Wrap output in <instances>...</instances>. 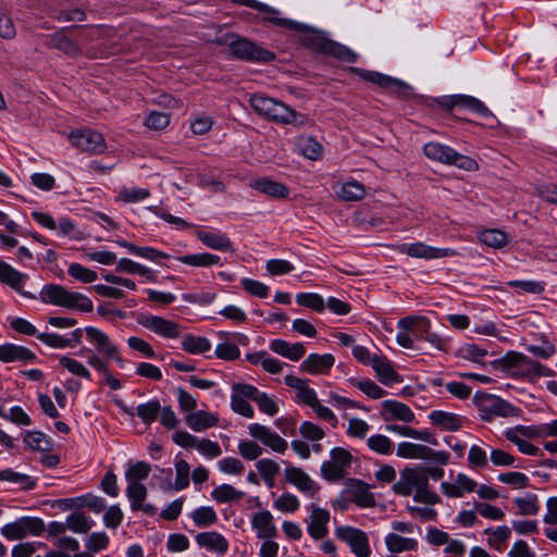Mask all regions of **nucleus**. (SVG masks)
<instances>
[{
	"mask_svg": "<svg viewBox=\"0 0 557 557\" xmlns=\"http://www.w3.org/2000/svg\"><path fill=\"white\" fill-rule=\"evenodd\" d=\"M269 22L292 30L300 33V41L306 48L325 55L333 57L345 62H356L358 54L346 46L329 39L323 32L311 28L306 24L284 17H268Z\"/></svg>",
	"mask_w": 557,
	"mask_h": 557,
	"instance_id": "1",
	"label": "nucleus"
},
{
	"mask_svg": "<svg viewBox=\"0 0 557 557\" xmlns=\"http://www.w3.org/2000/svg\"><path fill=\"white\" fill-rule=\"evenodd\" d=\"M416 491L413 499L418 503L436 505L441 503V497L429 488V482L424 467L405 468L400 472V479L393 485V491L397 495L409 496Z\"/></svg>",
	"mask_w": 557,
	"mask_h": 557,
	"instance_id": "2",
	"label": "nucleus"
},
{
	"mask_svg": "<svg viewBox=\"0 0 557 557\" xmlns=\"http://www.w3.org/2000/svg\"><path fill=\"white\" fill-rule=\"evenodd\" d=\"M493 366L515 379L534 381L537 377L547 376L549 374L546 367L539 361L512 350L493 361Z\"/></svg>",
	"mask_w": 557,
	"mask_h": 557,
	"instance_id": "3",
	"label": "nucleus"
},
{
	"mask_svg": "<svg viewBox=\"0 0 557 557\" xmlns=\"http://www.w3.org/2000/svg\"><path fill=\"white\" fill-rule=\"evenodd\" d=\"M40 298L44 302L64 307L82 312L92 311V301L85 295L70 292L60 285H47L40 292Z\"/></svg>",
	"mask_w": 557,
	"mask_h": 557,
	"instance_id": "4",
	"label": "nucleus"
},
{
	"mask_svg": "<svg viewBox=\"0 0 557 557\" xmlns=\"http://www.w3.org/2000/svg\"><path fill=\"white\" fill-rule=\"evenodd\" d=\"M473 403L480 411V418L485 422H492L494 417L509 418L520 417L522 410L499 396L479 392L473 396Z\"/></svg>",
	"mask_w": 557,
	"mask_h": 557,
	"instance_id": "5",
	"label": "nucleus"
},
{
	"mask_svg": "<svg viewBox=\"0 0 557 557\" xmlns=\"http://www.w3.org/2000/svg\"><path fill=\"white\" fill-rule=\"evenodd\" d=\"M423 153L426 158L445 164H454L466 171L478 170L479 165L470 157L456 152L453 148L440 143H428L423 147Z\"/></svg>",
	"mask_w": 557,
	"mask_h": 557,
	"instance_id": "6",
	"label": "nucleus"
},
{
	"mask_svg": "<svg viewBox=\"0 0 557 557\" xmlns=\"http://www.w3.org/2000/svg\"><path fill=\"white\" fill-rule=\"evenodd\" d=\"M349 71L358 75L363 81L372 83L397 97L408 98L411 95L412 88L400 79L375 71H369L359 67H349Z\"/></svg>",
	"mask_w": 557,
	"mask_h": 557,
	"instance_id": "7",
	"label": "nucleus"
},
{
	"mask_svg": "<svg viewBox=\"0 0 557 557\" xmlns=\"http://www.w3.org/2000/svg\"><path fill=\"white\" fill-rule=\"evenodd\" d=\"M230 53L239 60L247 62H271L275 54L261 46L240 37H236L228 44Z\"/></svg>",
	"mask_w": 557,
	"mask_h": 557,
	"instance_id": "8",
	"label": "nucleus"
},
{
	"mask_svg": "<svg viewBox=\"0 0 557 557\" xmlns=\"http://www.w3.org/2000/svg\"><path fill=\"white\" fill-rule=\"evenodd\" d=\"M335 535L338 540L343 541L351 548V552L357 557H369L371 548L369 539L366 532L352 527H338L335 530Z\"/></svg>",
	"mask_w": 557,
	"mask_h": 557,
	"instance_id": "9",
	"label": "nucleus"
},
{
	"mask_svg": "<svg viewBox=\"0 0 557 557\" xmlns=\"http://www.w3.org/2000/svg\"><path fill=\"white\" fill-rule=\"evenodd\" d=\"M70 141L81 151L99 154L107 149L103 136L92 129H77L69 135Z\"/></svg>",
	"mask_w": 557,
	"mask_h": 557,
	"instance_id": "10",
	"label": "nucleus"
},
{
	"mask_svg": "<svg viewBox=\"0 0 557 557\" xmlns=\"http://www.w3.org/2000/svg\"><path fill=\"white\" fill-rule=\"evenodd\" d=\"M137 323L164 338H177L181 334V326L177 323L162 317L140 313Z\"/></svg>",
	"mask_w": 557,
	"mask_h": 557,
	"instance_id": "11",
	"label": "nucleus"
},
{
	"mask_svg": "<svg viewBox=\"0 0 557 557\" xmlns=\"http://www.w3.org/2000/svg\"><path fill=\"white\" fill-rule=\"evenodd\" d=\"M521 436L527 438H535L540 436V430L535 425H517L515 428L508 429L505 432V437L507 441L513 443L518 449L529 456H535L539 454L540 449L532 443L521 438Z\"/></svg>",
	"mask_w": 557,
	"mask_h": 557,
	"instance_id": "12",
	"label": "nucleus"
},
{
	"mask_svg": "<svg viewBox=\"0 0 557 557\" xmlns=\"http://www.w3.org/2000/svg\"><path fill=\"white\" fill-rule=\"evenodd\" d=\"M85 333L88 341L96 347L98 352L103 354L107 358L113 359L120 367H123L124 360L120 355L117 346L111 342L104 332L94 326H87Z\"/></svg>",
	"mask_w": 557,
	"mask_h": 557,
	"instance_id": "13",
	"label": "nucleus"
},
{
	"mask_svg": "<svg viewBox=\"0 0 557 557\" xmlns=\"http://www.w3.org/2000/svg\"><path fill=\"white\" fill-rule=\"evenodd\" d=\"M399 252L406 253L412 258L423 259H440L448 256H454L456 252L453 249H442L431 247L424 243L418 242L413 244H403L398 247Z\"/></svg>",
	"mask_w": 557,
	"mask_h": 557,
	"instance_id": "14",
	"label": "nucleus"
},
{
	"mask_svg": "<svg viewBox=\"0 0 557 557\" xmlns=\"http://www.w3.org/2000/svg\"><path fill=\"white\" fill-rule=\"evenodd\" d=\"M248 431L251 437L259 440L273 451L284 453L287 449V442L265 425L252 423L248 426Z\"/></svg>",
	"mask_w": 557,
	"mask_h": 557,
	"instance_id": "15",
	"label": "nucleus"
},
{
	"mask_svg": "<svg viewBox=\"0 0 557 557\" xmlns=\"http://www.w3.org/2000/svg\"><path fill=\"white\" fill-rule=\"evenodd\" d=\"M310 522L308 524L307 531L309 535L314 540L324 539L327 533V523L330 522V512L320 508L314 504L310 505Z\"/></svg>",
	"mask_w": 557,
	"mask_h": 557,
	"instance_id": "16",
	"label": "nucleus"
},
{
	"mask_svg": "<svg viewBox=\"0 0 557 557\" xmlns=\"http://www.w3.org/2000/svg\"><path fill=\"white\" fill-rule=\"evenodd\" d=\"M127 498L131 502L133 511L141 510L150 516L156 515L157 508L151 504H145L147 497V488L140 482H131L126 488Z\"/></svg>",
	"mask_w": 557,
	"mask_h": 557,
	"instance_id": "17",
	"label": "nucleus"
},
{
	"mask_svg": "<svg viewBox=\"0 0 557 557\" xmlns=\"http://www.w3.org/2000/svg\"><path fill=\"white\" fill-rule=\"evenodd\" d=\"M82 26H70L60 29L49 37V45L67 55L75 57L82 53L78 44L67 36L69 30L81 29Z\"/></svg>",
	"mask_w": 557,
	"mask_h": 557,
	"instance_id": "18",
	"label": "nucleus"
},
{
	"mask_svg": "<svg viewBox=\"0 0 557 557\" xmlns=\"http://www.w3.org/2000/svg\"><path fill=\"white\" fill-rule=\"evenodd\" d=\"M285 481L295 485L299 491L313 496L319 491V486L310 476L298 467L289 466L284 471Z\"/></svg>",
	"mask_w": 557,
	"mask_h": 557,
	"instance_id": "19",
	"label": "nucleus"
},
{
	"mask_svg": "<svg viewBox=\"0 0 557 557\" xmlns=\"http://www.w3.org/2000/svg\"><path fill=\"white\" fill-rule=\"evenodd\" d=\"M335 363L331 354H310L300 364V370L312 375L327 373Z\"/></svg>",
	"mask_w": 557,
	"mask_h": 557,
	"instance_id": "20",
	"label": "nucleus"
},
{
	"mask_svg": "<svg viewBox=\"0 0 557 557\" xmlns=\"http://www.w3.org/2000/svg\"><path fill=\"white\" fill-rule=\"evenodd\" d=\"M189 471L190 467L188 462L184 459L177 460L175 462V484L172 485V469H163L161 472L165 475V484L162 486L163 490L171 491L175 488L176 491H181L186 488L189 485Z\"/></svg>",
	"mask_w": 557,
	"mask_h": 557,
	"instance_id": "21",
	"label": "nucleus"
},
{
	"mask_svg": "<svg viewBox=\"0 0 557 557\" xmlns=\"http://www.w3.org/2000/svg\"><path fill=\"white\" fill-rule=\"evenodd\" d=\"M382 418L384 421L399 420L412 422L414 420L413 411L406 404L397 400H385L382 403Z\"/></svg>",
	"mask_w": 557,
	"mask_h": 557,
	"instance_id": "22",
	"label": "nucleus"
},
{
	"mask_svg": "<svg viewBox=\"0 0 557 557\" xmlns=\"http://www.w3.org/2000/svg\"><path fill=\"white\" fill-rule=\"evenodd\" d=\"M196 543L209 552L224 555L228 550L227 540L219 532L207 531L198 533L195 537Z\"/></svg>",
	"mask_w": 557,
	"mask_h": 557,
	"instance_id": "23",
	"label": "nucleus"
},
{
	"mask_svg": "<svg viewBox=\"0 0 557 557\" xmlns=\"http://www.w3.org/2000/svg\"><path fill=\"white\" fill-rule=\"evenodd\" d=\"M1 533L11 541L23 539L28 534H35V518L23 517L12 523H8L2 528Z\"/></svg>",
	"mask_w": 557,
	"mask_h": 557,
	"instance_id": "24",
	"label": "nucleus"
},
{
	"mask_svg": "<svg viewBox=\"0 0 557 557\" xmlns=\"http://www.w3.org/2000/svg\"><path fill=\"white\" fill-rule=\"evenodd\" d=\"M345 493L348 497L360 507H371L375 500L373 494L368 491L367 485L359 480H349L347 482Z\"/></svg>",
	"mask_w": 557,
	"mask_h": 557,
	"instance_id": "25",
	"label": "nucleus"
},
{
	"mask_svg": "<svg viewBox=\"0 0 557 557\" xmlns=\"http://www.w3.org/2000/svg\"><path fill=\"white\" fill-rule=\"evenodd\" d=\"M371 366L374 369V371L382 384L388 385L394 382L395 383L401 382L400 375L394 370L391 361L386 357L373 355Z\"/></svg>",
	"mask_w": 557,
	"mask_h": 557,
	"instance_id": "26",
	"label": "nucleus"
},
{
	"mask_svg": "<svg viewBox=\"0 0 557 557\" xmlns=\"http://www.w3.org/2000/svg\"><path fill=\"white\" fill-rule=\"evenodd\" d=\"M251 525L256 530L258 539L270 540L276 536L277 531L273 524V517L268 510L255 513Z\"/></svg>",
	"mask_w": 557,
	"mask_h": 557,
	"instance_id": "27",
	"label": "nucleus"
},
{
	"mask_svg": "<svg viewBox=\"0 0 557 557\" xmlns=\"http://www.w3.org/2000/svg\"><path fill=\"white\" fill-rule=\"evenodd\" d=\"M429 419L433 425L447 432L458 431L463 423V419L460 416L442 410L432 411Z\"/></svg>",
	"mask_w": 557,
	"mask_h": 557,
	"instance_id": "28",
	"label": "nucleus"
},
{
	"mask_svg": "<svg viewBox=\"0 0 557 557\" xmlns=\"http://www.w3.org/2000/svg\"><path fill=\"white\" fill-rule=\"evenodd\" d=\"M28 278L27 275L16 271L7 262L0 260V282L9 285L14 290L27 295L28 297H33L32 294L23 293L24 282Z\"/></svg>",
	"mask_w": 557,
	"mask_h": 557,
	"instance_id": "29",
	"label": "nucleus"
},
{
	"mask_svg": "<svg viewBox=\"0 0 557 557\" xmlns=\"http://www.w3.org/2000/svg\"><path fill=\"white\" fill-rule=\"evenodd\" d=\"M198 239L207 247L219 251H233L230 237L221 232H197Z\"/></svg>",
	"mask_w": 557,
	"mask_h": 557,
	"instance_id": "30",
	"label": "nucleus"
},
{
	"mask_svg": "<svg viewBox=\"0 0 557 557\" xmlns=\"http://www.w3.org/2000/svg\"><path fill=\"white\" fill-rule=\"evenodd\" d=\"M35 358L33 351L24 346L14 344L0 345V360L2 362L23 361L29 362Z\"/></svg>",
	"mask_w": 557,
	"mask_h": 557,
	"instance_id": "31",
	"label": "nucleus"
},
{
	"mask_svg": "<svg viewBox=\"0 0 557 557\" xmlns=\"http://www.w3.org/2000/svg\"><path fill=\"white\" fill-rule=\"evenodd\" d=\"M251 187L262 194L277 199H286L289 196V189L287 186L267 177L253 181L251 183Z\"/></svg>",
	"mask_w": 557,
	"mask_h": 557,
	"instance_id": "32",
	"label": "nucleus"
},
{
	"mask_svg": "<svg viewBox=\"0 0 557 557\" xmlns=\"http://www.w3.org/2000/svg\"><path fill=\"white\" fill-rule=\"evenodd\" d=\"M270 348L275 354L298 361L306 354V348L301 343L289 344L284 339H274L270 344Z\"/></svg>",
	"mask_w": 557,
	"mask_h": 557,
	"instance_id": "33",
	"label": "nucleus"
},
{
	"mask_svg": "<svg viewBox=\"0 0 557 557\" xmlns=\"http://www.w3.org/2000/svg\"><path fill=\"white\" fill-rule=\"evenodd\" d=\"M268 120L282 124L294 123L297 125H304L305 123V116L299 115L295 110L280 101L276 102Z\"/></svg>",
	"mask_w": 557,
	"mask_h": 557,
	"instance_id": "34",
	"label": "nucleus"
},
{
	"mask_svg": "<svg viewBox=\"0 0 557 557\" xmlns=\"http://www.w3.org/2000/svg\"><path fill=\"white\" fill-rule=\"evenodd\" d=\"M185 420L188 426L196 432H201L209 428L215 426L219 422V419L215 414L203 410L188 413L185 417Z\"/></svg>",
	"mask_w": 557,
	"mask_h": 557,
	"instance_id": "35",
	"label": "nucleus"
},
{
	"mask_svg": "<svg viewBox=\"0 0 557 557\" xmlns=\"http://www.w3.org/2000/svg\"><path fill=\"white\" fill-rule=\"evenodd\" d=\"M387 549L393 554L416 550L418 542L414 539L404 537L397 533H389L385 537Z\"/></svg>",
	"mask_w": 557,
	"mask_h": 557,
	"instance_id": "36",
	"label": "nucleus"
},
{
	"mask_svg": "<svg viewBox=\"0 0 557 557\" xmlns=\"http://www.w3.org/2000/svg\"><path fill=\"white\" fill-rule=\"evenodd\" d=\"M177 260L184 264L196 268H208L220 262V257L209 252L193 253L177 257Z\"/></svg>",
	"mask_w": 557,
	"mask_h": 557,
	"instance_id": "37",
	"label": "nucleus"
},
{
	"mask_svg": "<svg viewBox=\"0 0 557 557\" xmlns=\"http://www.w3.org/2000/svg\"><path fill=\"white\" fill-rule=\"evenodd\" d=\"M336 195L344 201H358L366 196V188L362 184L351 181L342 184Z\"/></svg>",
	"mask_w": 557,
	"mask_h": 557,
	"instance_id": "38",
	"label": "nucleus"
},
{
	"mask_svg": "<svg viewBox=\"0 0 557 557\" xmlns=\"http://www.w3.org/2000/svg\"><path fill=\"white\" fill-rule=\"evenodd\" d=\"M414 459L430 460L441 466L449 461V453L444 450H434L429 446L417 444Z\"/></svg>",
	"mask_w": 557,
	"mask_h": 557,
	"instance_id": "39",
	"label": "nucleus"
},
{
	"mask_svg": "<svg viewBox=\"0 0 557 557\" xmlns=\"http://www.w3.org/2000/svg\"><path fill=\"white\" fill-rule=\"evenodd\" d=\"M116 270L125 273H136L149 281L154 280V273L152 270L127 258H122L117 261Z\"/></svg>",
	"mask_w": 557,
	"mask_h": 557,
	"instance_id": "40",
	"label": "nucleus"
},
{
	"mask_svg": "<svg viewBox=\"0 0 557 557\" xmlns=\"http://www.w3.org/2000/svg\"><path fill=\"white\" fill-rule=\"evenodd\" d=\"M276 102L275 99L261 94L252 95L250 98V106L253 111L265 119H269Z\"/></svg>",
	"mask_w": 557,
	"mask_h": 557,
	"instance_id": "41",
	"label": "nucleus"
},
{
	"mask_svg": "<svg viewBox=\"0 0 557 557\" xmlns=\"http://www.w3.org/2000/svg\"><path fill=\"white\" fill-rule=\"evenodd\" d=\"M244 496V492L236 490L230 484H222L211 492V497L218 503H231L239 500Z\"/></svg>",
	"mask_w": 557,
	"mask_h": 557,
	"instance_id": "42",
	"label": "nucleus"
},
{
	"mask_svg": "<svg viewBox=\"0 0 557 557\" xmlns=\"http://www.w3.org/2000/svg\"><path fill=\"white\" fill-rule=\"evenodd\" d=\"M182 348L189 354L198 355L211 349V343L206 337L189 335L182 342Z\"/></svg>",
	"mask_w": 557,
	"mask_h": 557,
	"instance_id": "43",
	"label": "nucleus"
},
{
	"mask_svg": "<svg viewBox=\"0 0 557 557\" xmlns=\"http://www.w3.org/2000/svg\"><path fill=\"white\" fill-rule=\"evenodd\" d=\"M66 527L75 533H87L91 529L92 522L85 513L76 511L67 517Z\"/></svg>",
	"mask_w": 557,
	"mask_h": 557,
	"instance_id": "44",
	"label": "nucleus"
},
{
	"mask_svg": "<svg viewBox=\"0 0 557 557\" xmlns=\"http://www.w3.org/2000/svg\"><path fill=\"white\" fill-rule=\"evenodd\" d=\"M191 518L199 528H207L218 521V515L212 507H199L194 510Z\"/></svg>",
	"mask_w": 557,
	"mask_h": 557,
	"instance_id": "45",
	"label": "nucleus"
},
{
	"mask_svg": "<svg viewBox=\"0 0 557 557\" xmlns=\"http://www.w3.org/2000/svg\"><path fill=\"white\" fill-rule=\"evenodd\" d=\"M479 238L484 245L493 248H502L508 244L507 234L499 230H485Z\"/></svg>",
	"mask_w": 557,
	"mask_h": 557,
	"instance_id": "46",
	"label": "nucleus"
},
{
	"mask_svg": "<svg viewBox=\"0 0 557 557\" xmlns=\"http://www.w3.org/2000/svg\"><path fill=\"white\" fill-rule=\"evenodd\" d=\"M160 410L161 406L158 400L141 404L136 408L137 416L145 424H151L159 416Z\"/></svg>",
	"mask_w": 557,
	"mask_h": 557,
	"instance_id": "47",
	"label": "nucleus"
},
{
	"mask_svg": "<svg viewBox=\"0 0 557 557\" xmlns=\"http://www.w3.org/2000/svg\"><path fill=\"white\" fill-rule=\"evenodd\" d=\"M298 147L301 153L310 160H317L322 154V146L312 137L299 138Z\"/></svg>",
	"mask_w": 557,
	"mask_h": 557,
	"instance_id": "48",
	"label": "nucleus"
},
{
	"mask_svg": "<svg viewBox=\"0 0 557 557\" xmlns=\"http://www.w3.org/2000/svg\"><path fill=\"white\" fill-rule=\"evenodd\" d=\"M298 305L310 308L317 312H322L325 309V304L319 294L314 293H301L296 296Z\"/></svg>",
	"mask_w": 557,
	"mask_h": 557,
	"instance_id": "49",
	"label": "nucleus"
},
{
	"mask_svg": "<svg viewBox=\"0 0 557 557\" xmlns=\"http://www.w3.org/2000/svg\"><path fill=\"white\" fill-rule=\"evenodd\" d=\"M59 362L62 368L66 369L72 374L89 381L91 380L89 370L82 362L66 356L61 357Z\"/></svg>",
	"mask_w": 557,
	"mask_h": 557,
	"instance_id": "50",
	"label": "nucleus"
},
{
	"mask_svg": "<svg viewBox=\"0 0 557 557\" xmlns=\"http://www.w3.org/2000/svg\"><path fill=\"white\" fill-rule=\"evenodd\" d=\"M367 443L370 449L381 455H391L394 449L393 442L381 434L369 437Z\"/></svg>",
	"mask_w": 557,
	"mask_h": 557,
	"instance_id": "51",
	"label": "nucleus"
},
{
	"mask_svg": "<svg viewBox=\"0 0 557 557\" xmlns=\"http://www.w3.org/2000/svg\"><path fill=\"white\" fill-rule=\"evenodd\" d=\"M67 272L73 278L83 283H92L98 278L95 271L87 269L79 263H71Z\"/></svg>",
	"mask_w": 557,
	"mask_h": 557,
	"instance_id": "52",
	"label": "nucleus"
},
{
	"mask_svg": "<svg viewBox=\"0 0 557 557\" xmlns=\"http://www.w3.org/2000/svg\"><path fill=\"white\" fill-rule=\"evenodd\" d=\"M515 504L518 506L519 513L522 516L536 515L540 510L537 496L534 494L528 495L527 497H517Z\"/></svg>",
	"mask_w": 557,
	"mask_h": 557,
	"instance_id": "53",
	"label": "nucleus"
},
{
	"mask_svg": "<svg viewBox=\"0 0 557 557\" xmlns=\"http://www.w3.org/2000/svg\"><path fill=\"white\" fill-rule=\"evenodd\" d=\"M459 108L468 109L470 111L476 112L483 116L491 115V111L484 106L482 101L476 98L460 95L459 97Z\"/></svg>",
	"mask_w": 557,
	"mask_h": 557,
	"instance_id": "54",
	"label": "nucleus"
},
{
	"mask_svg": "<svg viewBox=\"0 0 557 557\" xmlns=\"http://www.w3.org/2000/svg\"><path fill=\"white\" fill-rule=\"evenodd\" d=\"M238 451L244 459L256 460L262 455L263 449L253 441H240Z\"/></svg>",
	"mask_w": 557,
	"mask_h": 557,
	"instance_id": "55",
	"label": "nucleus"
},
{
	"mask_svg": "<svg viewBox=\"0 0 557 557\" xmlns=\"http://www.w3.org/2000/svg\"><path fill=\"white\" fill-rule=\"evenodd\" d=\"M150 470L151 469L149 463L145 461H138L127 470L125 476L128 483L139 482L148 478Z\"/></svg>",
	"mask_w": 557,
	"mask_h": 557,
	"instance_id": "56",
	"label": "nucleus"
},
{
	"mask_svg": "<svg viewBox=\"0 0 557 557\" xmlns=\"http://www.w3.org/2000/svg\"><path fill=\"white\" fill-rule=\"evenodd\" d=\"M274 507L282 512H295L299 508V500L294 494L283 493L274 502Z\"/></svg>",
	"mask_w": 557,
	"mask_h": 557,
	"instance_id": "57",
	"label": "nucleus"
},
{
	"mask_svg": "<svg viewBox=\"0 0 557 557\" xmlns=\"http://www.w3.org/2000/svg\"><path fill=\"white\" fill-rule=\"evenodd\" d=\"M231 407L236 413L245 418H252L255 416V410L247 399L233 392L231 396Z\"/></svg>",
	"mask_w": 557,
	"mask_h": 557,
	"instance_id": "58",
	"label": "nucleus"
},
{
	"mask_svg": "<svg viewBox=\"0 0 557 557\" xmlns=\"http://www.w3.org/2000/svg\"><path fill=\"white\" fill-rule=\"evenodd\" d=\"M321 474L327 481H338L344 478L345 470L331 459L322 463Z\"/></svg>",
	"mask_w": 557,
	"mask_h": 557,
	"instance_id": "59",
	"label": "nucleus"
},
{
	"mask_svg": "<svg viewBox=\"0 0 557 557\" xmlns=\"http://www.w3.org/2000/svg\"><path fill=\"white\" fill-rule=\"evenodd\" d=\"M498 480L509 484L515 488H524L529 486V478L522 472H506L498 475Z\"/></svg>",
	"mask_w": 557,
	"mask_h": 557,
	"instance_id": "60",
	"label": "nucleus"
},
{
	"mask_svg": "<svg viewBox=\"0 0 557 557\" xmlns=\"http://www.w3.org/2000/svg\"><path fill=\"white\" fill-rule=\"evenodd\" d=\"M258 471L261 476L268 482L273 481V479L280 472V466L272 459H261L256 463Z\"/></svg>",
	"mask_w": 557,
	"mask_h": 557,
	"instance_id": "61",
	"label": "nucleus"
},
{
	"mask_svg": "<svg viewBox=\"0 0 557 557\" xmlns=\"http://www.w3.org/2000/svg\"><path fill=\"white\" fill-rule=\"evenodd\" d=\"M150 196L148 189L144 188H122L117 199L123 202H137Z\"/></svg>",
	"mask_w": 557,
	"mask_h": 557,
	"instance_id": "62",
	"label": "nucleus"
},
{
	"mask_svg": "<svg viewBox=\"0 0 557 557\" xmlns=\"http://www.w3.org/2000/svg\"><path fill=\"white\" fill-rule=\"evenodd\" d=\"M474 509L486 519L502 520L505 517V513L500 508L487 503H474Z\"/></svg>",
	"mask_w": 557,
	"mask_h": 557,
	"instance_id": "63",
	"label": "nucleus"
},
{
	"mask_svg": "<svg viewBox=\"0 0 557 557\" xmlns=\"http://www.w3.org/2000/svg\"><path fill=\"white\" fill-rule=\"evenodd\" d=\"M170 123V115L164 112L152 111L145 121L147 127L156 131L165 128Z\"/></svg>",
	"mask_w": 557,
	"mask_h": 557,
	"instance_id": "64",
	"label": "nucleus"
}]
</instances>
